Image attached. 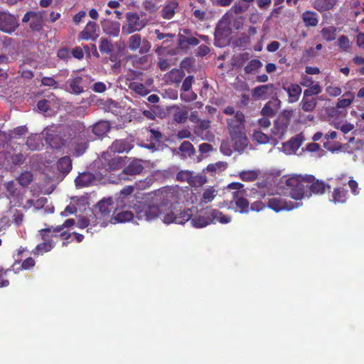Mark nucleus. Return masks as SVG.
Listing matches in <instances>:
<instances>
[{
  "label": "nucleus",
  "mask_w": 364,
  "mask_h": 364,
  "mask_svg": "<svg viewBox=\"0 0 364 364\" xmlns=\"http://www.w3.org/2000/svg\"><path fill=\"white\" fill-rule=\"evenodd\" d=\"M191 171H181L176 174V180L179 181H187L189 182Z\"/></svg>",
  "instance_id": "obj_57"
},
{
  "label": "nucleus",
  "mask_w": 364,
  "mask_h": 364,
  "mask_svg": "<svg viewBox=\"0 0 364 364\" xmlns=\"http://www.w3.org/2000/svg\"><path fill=\"white\" fill-rule=\"evenodd\" d=\"M43 26V14L41 12H33L32 19L30 21V28L33 31H40Z\"/></svg>",
  "instance_id": "obj_29"
},
{
  "label": "nucleus",
  "mask_w": 364,
  "mask_h": 364,
  "mask_svg": "<svg viewBox=\"0 0 364 364\" xmlns=\"http://www.w3.org/2000/svg\"><path fill=\"white\" fill-rule=\"evenodd\" d=\"M97 25L95 22L89 21L85 28L80 32V37L82 40H95L98 37L97 33Z\"/></svg>",
  "instance_id": "obj_16"
},
{
  "label": "nucleus",
  "mask_w": 364,
  "mask_h": 364,
  "mask_svg": "<svg viewBox=\"0 0 364 364\" xmlns=\"http://www.w3.org/2000/svg\"><path fill=\"white\" fill-rule=\"evenodd\" d=\"M346 97L345 98L338 99L337 103H336V107L338 109H343L349 107L353 101L354 100V94L350 91L346 92L343 96Z\"/></svg>",
  "instance_id": "obj_32"
},
{
  "label": "nucleus",
  "mask_w": 364,
  "mask_h": 364,
  "mask_svg": "<svg viewBox=\"0 0 364 364\" xmlns=\"http://www.w3.org/2000/svg\"><path fill=\"white\" fill-rule=\"evenodd\" d=\"M41 84L54 89L58 87V82L51 77H43L41 80Z\"/></svg>",
  "instance_id": "obj_53"
},
{
  "label": "nucleus",
  "mask_w": 364,
  "mask_h": 364,
  "mask_svg": "<svg viewBox=\"0 0 364 364\" xmlns=\"http://www.w3.org/2000/svg\"><path fill=\"white\" fill-rule=\"evenodd\" d=\"M129 88L141 96H145L149 92L146 86L140 82H132Z\"/></svg>",
  "instance_id": "obj_43"
},
{
  "label": "nucleus",
  "mask_w": 364,
  "mask_h": 364,
  "mask_svg": "<svg viewBox=\"0 0 364 364\" xmlns=\"http://www.w3.org/2000/svg\"><path fill=\"white\" fill-rule=\"evenodd\" d=\"M175 4H170L165 6L161 11V16L165 19H171L175 14Z\"/></svg>",
  "instance_id": "obj_46"
},
{
  "label": "nucleus",
  "mask_w": 364,
  "mask_h": 364,
  "mask_svg": "<svg viewBox=\"0 0 364 364\" xmlns=\"http://www.w3.org/2000/svg\"><path fill=\"white\" fill-rule=\"evenodd\" d=\"M38 235L42 240V242L38 243L31 251V254L34 257H38L51 251L55 245L53 238L58 236L57 234L53 233L52 230L48 228L39 230Z\"/></svg>",
  "instance_id": "obj_3"
},
{
  "label": "nucleus",
  "mask_w": 364,
  "mask_h": 364,
  "mask_svg": "<svg viewBox=\"0 0 364 364\" xmlns=\"http://www.w3.org/2000/svg\"><path fill=\"white\" fill-rule=\"evenodd\" d=\"M111 126L108 121L101 120L92 126V132L98 137L105 136L109 130Z\"/></svg>",
  "instance_id": "obj_22"
},
{
  "label": "nucleus",
  "mask_w": 364,
  "mask_h": 364,
  "mask_svg": "<svg viewBox=\"0 0 364 364\" xmlns=\"http://www.w3.org/2000/svg\"><path fill=\"white\" fill-rule=\"evenodd\" d=\"M212 223L219 222L222 224H226L231 221V217L224 215L221 211L214 209L210 212Z\"/></svg>",
  "instance_id": "obj_31"
},
{
  "label": "nucleus",
  "mask_w": 364,
  "mask_h": 364,
  "mask_svg": "<svg viewBox=\"0 0 364 364\" xmlns=\"http://www.w3.org/2000/svg\"><path fill=\"white\" fill-rule=\"evenodd\" d=\"M336 28L334 26L323 28L321 31L322 38L327 42L334 41L336 37Z\"/></svg>",
  "instance_id": "obj_34"
},
{
  "label": "nucleus",
  "mask_w": 364,
  "mask_h": 364,
  "mask_svg": "<svg viewBox=\"0 0 364 364\" xmlns=\"http://www.w3.org/2000/svg\"><path fill=\"white\" fill-rule=\"evenodd\" d=\"M99 50L102 54H109L114 50V46L111 41L101 38L100 40Z\"/></svg>",
  "instance_id": "obj_40"
},
{
  "label": "nucleus",
  "mask_w": 364,
  "mask_h": 364,
  "mask_svg": "<svg viewBox=\"0 0 364 364\" xmlns=\"http://www.w3.org/2000/svg\"><path fill=\"white\" fill-rule=\"evenodd\" d=\"M132 148V146L125 139H117L112 142L109 149L114 153L128 152Z\"/></svg>",
  "instance_id": "obj_21"
},
{
  "label": "nucleus",
  "mask_w": 364,
  "mask_h": 364,
  "mask_svg": "<svg viewBox=\"0 0 364 364\" xmlns=\"http://www.w3.org/2000/svg\"><path fill=\"white\" fill-rule=\"evenodd\" d=\"M103 31L113 37H117L120 31V24L118 22L112 21H104L102 23Z\"/></svg>",
  "instance_id": "obj_18"
},
{
  "label": "nucleus",
  "mask_w": 364,
  "mask_h": 364,
  "mask_svg": "<svg viewBox=\"0 0 364 364\" xmlns=\"http://www.w3.org/2000/svg\"><path fill=\"white\" fill-rule=\"evenodd\" d=\"M127 44L130 50L135 51L139 49L141 54L147 53L151 48V43L146 38L142 39L141 36L138 33L132 35L128 39Z\"/></svg>",
  "instance_id": "obj_8"
},
{
  "label": "nucleus",
  "mask_w": 364,
  "mask_h": 364,
  "mask_svg": "<svg viewBox=\"0 0 364 364\" xmlns=\"http://www.w3.org/2000/svg\"><path fill=\"white\" fill-rule=\"evenodd\" d=\"M83 81V78L80 76H76L70 78L67 81V83L69 87V92L76 95H79L83 93L85 91Z\"/></svg>",
  "instance_id": "obj_17"
},
{
  "label": "nucleus",
  "mask_w": 364,
  "mask_h": 364,
  "mask_svg": "<svg viewBox=\"0 0 364 364\" xmlns=\"http://www.w3.org/2000/svg\"><path fill=\"white\" fill-rule=\"evenodd\" d=\"M95 179L94 174L90 172H83L75 179L77 187L83 188L91 185Z\"/></svg>",
  "instance_id": "obj_20"
},
{
  "label": "nucleus",
  "mask_w": 364,
  "mask_h": 364,
  "mask_svg": "<svg viewBox=\"0 0 364 364\" xmlns=\"http://www.w3.org/2000/svg\"><path fill=\"white\" fill-rule=\"evenodd\" d=\"M240 177L244 181H254L257 178L258 173L253 170L245 171L240 173Z\"/></svg>",
  "instance_id": "obj_48"
},
{
  "label": "nucleus",
  "mask_w": 364,
  "mask_h": 364,
  "mask_svg": "<svg viewBox=\"0 0 364 364\" xmlns=\"http://www.w3.org/2000/svg\"><path fill=\"white\" fill-rule=\"evenodd\" d=\"M315 177L309 175L306 176H293L286 178L285 185L290 190L291 197L295 200L310 198L309 186Z\"/></svg>",
  "instance_id": "obj_2"
},
{
  "label": "nucleus",
  "mask_w": 364,
  "mask_h": 364,
  "mask_svg": "<svg viewBox=\"0 0 364 364\" xmlns=\"http://www.w3.org/2000/svg\"><path fill=\"white\" fill-rule=\"evenodd\" d=\"M249 8V5L245 7L242 6L240 2H235L234 5L231 7V11L234 12L235 14H241L246 11Z\"/></svg>",
  "instance_id": "obj_59"
},
{
  "label": "nucleus",
  "mask_w": 364,
  "mask_h": 364,
  "mask_svg": "<svg viewBox=\"0 0 364 364\" xmlns=\"http://www.w3.org/2000/svg\"><path fill=\"white\" fill-rule=\"evenodd\" d=\"M57 56L60 59L68 60L71 57L70 50L67 48H60L58 50Z\"/></svg>",
  "instance_id": "obj_61"
},
{
  "label": "nucleus",
  "mask_w": 364,
  "mask_h": 364,
  "mask_svg": "<svg viewBox=\"0 0 364 364\" xmlns=\"http://www.w3.org/2000/svg\"><path fill=\"white\" fill-rule=\"evenodd\" d=\"M178 152H181V158L186 159L193 156L196 154V149L190 141H184L178 147Z\"/></svg>",
  "instance_id": "obj_27"
},
{
  "label": "nucleus",
  "mask_w": 364,
  "mask_h": 364,
  "mask_svg": "<svg viewBox=\"0 0 364 364\" xmlns=\"http://www.w3.org/2000/svg\"><path fill=\"white\" fill-rule=\"evenodd\" d=\"M282 89L287 92L289 103L297 102L302 91L301 86L296 83H291L288 87L283 84Z\"/></svg>",
  "instance_id": "obj_15"
},
{
  "label": "nucleus",
  "mask_w": 364,
  "mask_h": 364,
  "mask_svg": "<svg viewBox=\"0 0 364 364\" xmlns=\"http://www.w3.org/2000/svg\"><path fill=\"white\" fill-rule=\"evenodd\" d=\"M348 191L343 188H336L332 193L331 200L334 203H344L346 201Z\"/></svg>",
  "instance_id": "obj_28"
},
{
  "label": "nucleus",
  "mask_w": 364,
  "mask_h": 364,
  "mask_svg": "<svg viewBox=\"0 0 364 364\" xmlns=\"http://www.w3.org/2000/svg\"><path fill=\"white\" fill-rule=\"evenodd\" d=\"M136 213L138 219H144L147 221H151L161 215V211L158 206L144 203L137 205Z\"/></svg>",
  "instance_id": "obj_7"
},
{
  "label": "nucleus",
  "mask_w": 364,
  "mask_h": 364,
  "mask_svg": "<svg viewBox=\"0 0 364 364\" xmlns=\"http://www.w3.org/2000/svg\"><path fill=\"white\" fill-rule=\"evenodd\" d=\"M134 218L132 212L129 210H122L116 213L114 219L117 223H125L132 220Z\"/></svg>",
  "instance_id": "obj_41"
},
{
  "label": "nucleus",
  "mask_w": 364,
  "mask_h": 364,
  "mask_svg": "<svg viewBox=\"0 0 364 364\" xmlns=\"http://www.w3.org/2000/svg\"><path fill=\"white\" fill-rule=\"evenodd\" d=\"M192 215L191 209H184L183 210H177L176 208L168 209L166 213H162V220L164 223L170 224L175 223L176 224H184L191 219Z\"/></svg>",
  "instance_id": "obj_6"
},
{
  "label": "nucleus",
  "mask_w": 364,
  "mask_h": 364,
  "mask_svg": "<svg viewBox=\"0 0 364 364\" xmlns=\"http://www.w3.org/2000/svg\"><path fill=\"white\" fill-rule=\"evenodd\" d=\"M245 122V116L240 111H237L234 117L227 119L230 136L237 151H243L248 145Z\"/></svg>",
  "instance_id": "obj_1"
},
{
  "label": "nucleus",
  "mask_w": 364,
  "mask_h": 364,
  "mask_svg": "<svg viewBox=\"0 0 364 364\" xmlns=\"http://www.w3.org/2000/svg\"><path fill=\"white\" fill-rule=\"evenodd\" d=\"M26 144L31 150H36L39 149L41 145V143L40 142V136L38 135H33L28 137Z\"/></svg>",
  "instance_id": "obj_42"
},
{
  "label": "nucleus",
  "mask_w": 364,
  "mask_h": 364,
  "mask_svg": "<svg viewBox=\"0 0 364 364\" xmlns=\"http://www.w3.org/2000/svg\"><path fill=\"white\" fill-rule=\"evenodd\" d=\"M37 107L41 112L46 113L50 109V102L47 100H41L38 102Z\"/></svg>",
  "instance_id": "obj_55"
},
{
  "label": "nucleus",
  "mask_w": 364,
  "mask_h": 364,
  "mask_svg": "<svg viewBox=\"0 0 364 364\" xmlns=\"http://www.w3.org/2000/svg\"><path fill=\"white\" fill-rule=\"evenodd\" d=\"M128 60L136 69L146 70L151 65L150 56L148 55H144L141 56H139L137 55H132L128 57Z\"/></svg>",
  "instance_id": "obj_13"
},
{
  "label": "nucleus",
  "mask_w": 364,
  "mask_h": 364,
  "mask_svg": "<svg viewBox=\"0 0 364 364\" xmlns=\"http://www.w3.org/2000/svg\"><path fill=\"white\" fill-rule=\"evenodd\" d=\"M144 7L151 13L155 12L158 9V6L150 0H146L144 2Z\"/></svg>",
  "instance_id": "obj_63"
},
{
  "label": "nucleus",
  "mask_w": 364,
  "mask_h": 364,
  "mask_svg": "<svg viewBox=\"0 0 364 364\" xmlns=\"http://www.w3.org/2000/svg\"><path fill=\"white\" fill-rule=\"evenodd\" d=\"M106 89V85L102 82H95L92 87V91L97 93L104 92Z\"/></svg>",
  "instance_id": "obj_64"
},
{
  "label": "nucleus",
  "mask_w": 364,
  "mask_h": 364,
  "mask_svg": "<svg viewBox=\"0 0 364 364\" xmlns=\"http://www.w3.org/2000/svg\"><path fill=\"white\" fill-rule=\"evenodd\" d=\"M74 224H75V220L72 219V218H70V219H67L60 225H57L55 227L50 226V227H48V228L49 229H50V230H52L53 233L57 234V233L61 232L62 230H63L64 228H70V227L73 226Z\"/></svg>",
  "instance_id": "obj_45"
},
{
  "label": "nucleus",
  "mask_w": 364,
  "mask_h": 364,
  "mask_svg": "<svg viewBox=\"0 0 364 364\" xmlns=\"http://www.w3.org/2000/svg\"><path fill=\"white\" fill-rule=\"evenodd\" d=\"M108 154L104 153L102 156V159L107 162L104 164V166L106 170L112 171L122 168L125 163L124 158L122 156H114L110 159H107Z\"/></svg>",
  "instance_id": "obj_14"
},
{
  "label": "nucleus",
  "mask_w": 364,
  "mask_h": 364,
  "mask_svg": "<svg viewBox=\"0 0 364 364\" xmlns=\"http://www.w3.org/2000/svg\"><path fill=\"white\" fill-rule=\"evenodd\" d=\"M262 67V63L258 59H252L245 67L244 70L246 74H252L258 72Z\"/></svg>",
  "instance_id": "obj_36"
},
{
  "label": "nucleus",
  "mask_w": 364,
  "mask_h": 364,
  "mask_svg": "<svg viewBox=\"0 0 364 364\" xmlns=\"http://www.w3.org/2000/svg\"><path fill=\"white\" fill-rule=\"evenodd\" d=\"M317 105L316 98H309L304 96L301 101L300 105L304 112H313Z\"/></svg>",
  "instance_id": "obj_33"
},
{
  "label": "nucleus",
  "mask_w": 364,
  "mask_h": 364,
  "mask_svg": "<svg viewBox=\"0 0 364 364\" xmlns=\"http://www.w3.org/2000/svg\"><path fill=\"white\" fill-rule=\"evenodd\" d=\"M144 169L141 161L134 159L126 167L124 168L122 172L119 175L121 180L127 181L129 178L127 176H135L141 173Z\"/></svg>",
  "instance_id": "obj_10"
},
{
  "label": "nucleus",
  "mask_w": 364,
  "mask_h": 364,
  "mask_svg": "<svg viewBox=\"0 0 364 364\" xmlns=\"http://www.w3.org/2000/svg\"><path fill=\"white\" fill-rule=\"evenodd\" d=\"M301 18L306 27H316L318 23V16L312 11H304L301 14Z\"/></svg>",
  "instance_id": "obj_23"
},
{
  "label": "nucleus",
  "mask_w": 364,
  "mask_h": 364,
  "mask_svg": "<svg viewBox=\"0 0 364 364\" xmlns=\"http://www.w3.org/2000/svg\"><path fill=\"white\" fill-rule=\"evenodd\" d=\"M185 76V73L182 69H173L168 75L169 80L172 83H180Z\"/></svg>",
  "instance_id": "obj_39"
},
{
  "label": "nucleus",
  "mask_w": 364,
  "mask_h": 364,
  "mask_svg": "<svg viewBox=\"0 0 364 364\" xmlns=\"http://www.w3.org/2000/svg\"><path fill=\"white\" fill-rule=\"evenodd\" d=\"M326 188L330 189V186L326 185L324 182L314 179V181L311 182L309 186V190L311 193L316 195H322L326 192Z\"/></svg>",
  "instance_id": "obj_25"
},
{
  "label": "nucleus",
  "mask_w": 364,
  "mask_h": 364,
  "mask_svg": "<svg viewBox=\"0 0 364 364\" xmlns=\"http://www.w3.org/2000/svg\"><path fill=\"white\" fill-rule=\"evenodd\" d=\"M273 88L274 84L272 83L257 86L252 90V95L257 98H262L267 93L269 89Z\"/></svg>",
  "instance_id": "obj_37"
},
{
  "label": "nucleus",
  "mask_w": 364,
  "mask_h": 364,
  "mask_svg": "<svg viewBox=\"0 0 364 364\" xmlns=\"http://www.w3.org/2000/svg\"><path fill=\"white\" fill-rule=\"evenodd\" d=\"M127 24L123 26L122 31L123 34H131L135 31H139L148 23L146 14L141 13L138 14L136 12L126 13Z\"/></svg>",
  "instance_id": "obj_4"
},
{
  "label": "nucleus",
  "mask_w": 364,
  "mask_h": 364,
  "mask_svg": "<svg viewBox=\"0 0 364 364\" xmlns=\"http://www.w3.org/2000/svg\"><path fill=\"white\" fill-rule=\"evenodd\" d=\"M240 213H247L250 210V204L247 198L244 197L242 191H235L232 193V200Z\"/></svg>",
  "instance_id": "obj_12"
},
{
  "label": "nucleus",
  "mask_w": 364,
  "mask_h": 364,
  "mask_svg": "<svg viewBox=\"0 0 364 364\" xmlns=\"http://www.w3.org/2000/svg\"><path fill=\"white\" fill-rule=\"evenodd\" d=\"M191 225L196 228H204L212 223L211 215H196L192 218L191 216Z\"/></svg>",
  "instance_id": "obj_26"
},
{
  "label": "nucleus",
  "mask_w": 364,
  "mask_h": 364,
  "mask_svg": "<svg viewBox=\"0 0 364 364\" xmlns=\"http://www.w3.org/2000/svg\"><path fill=\"white\" fill-rule=\"evenodd\" d=\"M267 207L275 212H279L282 210H289L293 208V206H290L287 200L279 194H273L267 200Z\"/></svg>",
  "instance_id": "obj_9"
},
{
  "label": "nucleus",
  "mask_w": 364,
  "mask_h": 364,
  "mask_svg": "<svg viewBox=\"0 0 364 364\" xmlns=\"http://www.w3.org/2000/svg\"><path fill=\"white\" fill-rule=\"evenodd\" d=\"M227 168V164L223 161H218L215 164H210L207 166V170L210 172H215L219 170H225Z\"/></svg>",
  "instance_id": "obj_52"
},
{
  "label": "nucleus",
  "mask_w": 364,
  "mask_h": 364,
  "mask_svg": "<svg viewBox=\"0 0 364 364\" xmlns=\"http://www.w3.org/2000/svg\"><path fill=\"white\" fill-rule=\"evenodd\" d=\"M216 193L217 191L213 187H209L203 192L201 201L204 203L211 202L215 198Z\"/></svg>",
  "instance_id": "obj_44"
},
{
  "label": "nucleus",
  "mask_w": 364,
  "mask_h": 364,
  "mask_svg": "<svg viewBox=\"0 0 364 364\" xmlns=\"http://www.w3.org/2000/svg\"><path fill=\"white\" fill-rule=\"evenodd\" d=\"M207 182L206 176L203 174L194 175L191 172L188 184L193 187H200Z\"/></svg>",
  "instance_id": "obj_38"
},
{
  "label": "nucleus",
  "mask_w": 364,
  "mask_h": 364,
  "mask_svg": "<svg viewBox=\"0 0 364 364\" xmlns=\"http://www.w3.org/2000/svg\"><path fill=\"white\" fill-rule=\"evenodd\" d=\"M249 58L250 55L248 53H240L235 58L236 65L238 66H242L245 62L249 60Z\"/></svg>",
  "instance_id": "obj_62"
},
{
  "label": "nucleus",
  "mask_w": 364,
  "mask_h": 364,
  "mask_svg": "<svg viewBox=\"0 0 364 364\" xmlns=\"http://www.w3.org/2000/svg\"><path fill=\"white\" fill-rule=\"evenodd\" d=\"M338 43L342 51H348L351 48V43L345 35H342L338 38Z\"/></svg>",
  "instance_id": "obj_49"
},
{
  "label": "nucleus",
  "mask_w": 364,
  "mask_h": 364,
  "mask_svg": "<svg viewBox=\"0 0 364 364\" xmlns=\"http://www.w3.org/2000/svg\"><path fill=\"white\" fill-rule=\"evenodd\" d=\"M97 208L102 217L108 216L114 208L112 199L109 198L101 200L98 202Z\"/></svg>",
  "instance_id": "obj_24"
},
{
  "label": "nucleus",
  "mask_w": 364,
  "mask_h": 364,
  "mask_svg": "<svg viewBox=\"0 0 364 364\" xmlns=\"http://www.w3.org/2000/svg\"><path fill=\"white\" fill-rule=\"evenodd\" d=\"M87 149V143L77 144L74 149V154L76 156H80L85 152Z\"/></svg>",
  "instance_id": "obj_58"
},
{
  "label": "nucleus",
  "mask_w": 364,
  "mask_h": 364,
  "mask_svg": "<svg viewBox=\"0 0 364 364\" xmlns=\"http://www.w3.org/2000/svg\"><path fill=\"white\" fill-rule=\"evenodd\" d=\"M56 165L58 171L62 174L63 177L67 176L73 167L72 160L68 156L59 159Z\"/></svg>",
  "instance_id": "obj_19"
},
{
  "label": "nucleus",
  "mask_w": 364,
  "mask_h": 364,
  "mask_svg": "<svg viewBox=\"0 0 364 364\" xmlns=\"http://www.w3.org/2000/svg\"><path fill=\"white\" fill-rule=\"evenodd\" d=\"M326 91L328 95L331 97H338L342 92L341 89L339 87L333 85L328 86L326 89Z\"/></svg>",
  "instance_id": "obj_56"
},
{
  "label": "nucleus",
  "mask_w": 364,
  "mask_h": 364,
  "mask_svg": "<svg viewBox=\"0 0 364 364\" xmlns=\"http://www.w3.org/2000/svg\"><path fill=\"white\" fill-rule=\"evenodd\" d=\"M193 81V76L188 75V77H186L182 82L181 90L184 92L189 91L191 89Z\"/></svg>",
  "instance_id": "obj_54"
},
{
  "label": "nucleus",
  "mask_w": 364,
  "mask_h": 364,
  "mask_svg": "<svg viewBox=\"0 0 364 364\" xmlns=\"http://www.w3.org/2000/svg\"><path fill=\"white\" fill-rule=\"evenodd\" d=\"M266 203H267V202L257 200L251 204L250 209L252 211H256V212L261 211L265 208Z\"/></svg>",
  "instance_id": "obj_60"
},
{
  "label": "nucleus",
  "mask_w": 364,
  "mask_h": 364,
  "mask_svg": "<svg viewBox=\"0 0 364 364\" xmlns=\"http://www.w3.org/2000/svg\"><path fill=\"white\" fill-rule=\"evenodd\" d=\"M188 117V112L186 108L177 107L173 114V120L179 124L184 123Z\"/></svg>",
  "instance_id": "obj_35"
},
{
  "label": "nucleus",
  "mask_w": 364,
  "mask_h": 364,
  "mask_svg": "<svg viewBox=\"0 0 364 364\" xmlns=\"http://www.w3.org/2000/svg\"><path fill=\"white\" fill-rule=\"evenodd\" d=\"M17 21L14 16L5 12H0V30L6 33L14 31L17 27Z\"/></svg>",
  "instance_id": "obj_11"
},
{
  "label": "nucleus",
  "mask_w": 364,
  "mask_h": 364,
  "mask_svg": "<svg viewBox=\"0 0 364 364\" xmlns=\"http://www.w3.org/2000/svg\"><path fill=\"white\" fill-rule=\"evenodd\" d=\"M252 136L254 140L259 144H265L269 141V136L260 130H254Z\"/></svg>",
  "instance_id": "obj_47"
},
{
  "label": "nucleus",
  "mask_w": 364,
  "mask_h": 364,
  "mask_svg": "<svg viewBox=\"0 0 364 364\" xmlns=\"http://www.w3.org/2000/svg\"><path fill=\"white\" fill-rule=\"evenodd\" d=\"M302 144V139L299 135H297L294 137H292L289 139V141L287 143V146H289L290 149L296 151L299 149Z\"/></svg>",
  "instance_id": "obj_50"
},
{
  "label": "nucleus",
  "mask_w": 364,
  "mask_h": 364,
  "mask_svg": "<svg viewBox=\"0 0 364 364\" xmlns=\"http://www.w3.org/2000/svg\"><path fill=\"white\" fill-rule=\"evenodd\" d=\"M321 92L319 84L313 85L304 91V96L309 97L312 95H318Z\"/></svg>",
  "instance_id": "obj_51"
},
{
  "label": "nucleus",
  "mask_w": 364,
  "mask_h": 364,
  "mask_svg": "<svg viewBox=\"0 0 364 364\" xmlns=\"http://www.w3.org/2000/svg\"><path fill=\"white\" fill-rule=\"evenodd\" d=\"M61 127L52 125L47 127L42 132L46 142L53 149H60L65 146V140L61 136Z\"/></svg>",
  "instance_id": "obj_5"
},
{
  "label": "nucleus",
  "mask_w": 364,
  "mask_h": 364,
  "mask_svg": "<svg viewBox=\"0 0 364 364\" xmlns=\"http://www.w3.org/2000/svg\"><path fill=\"white\" fill-rule=\"evenodd\" d=\"M336 0H315L314 8L322 12L332 9L336 5Z\"/></svg>",
  "instance_id": "obj_30"
}]
</instances>
